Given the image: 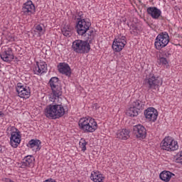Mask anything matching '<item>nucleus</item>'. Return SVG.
Returning <instances> with one entry per match:
<instances>
[{
  "mask_svg": "<svg viewBox=\"0 0 182 182\" xmlns=\"http://www.w3.org/2000/svg\"><path fill=\"white\" fill-rule=\"evenodd\" d=\"M161 147L162 150H166L167 151H174L178 149V144L174 141L171 137L167 136L161 143Z\"/></svg>",
  "mask_w": 182,
  "mask_h": 182,
  "instance_id": "0eeeda50",
  "label": "nucleus"
},
{
  "mask_svg": "<svg viewBox=\"0 0 182 182\" xmlns=\"http://www.w3.org/2000/svg\"><path fill=\"white\" fill-rule=\"evenodd\" d=\"M44 114L48 119H56V114L55 112L54 105H48L44 110Z\"/></svg>",
  "mask_w": 182,
  "mask_h": 182,
  "instance_id": "f3484780",
  "label": "nucleus"
},
{
  "mask_svg": "<svg viewBox=\"0 0 182 182\" xmlns=\"http://www.w3.org/2000/svg\"><path fill=\"white\" fill-rule=\"evenodd\" d=\"M145 83L149 89H157L163 83V81L159 77L151 75L146 78Z\"/></svg>",
  "mask_w": 182,
  "mask_h": 182,
  "instance_id": "9d476101",
  "label": "nucleus"
},
{
  "mask_svg": "<svg viewBox=\"0 0 182 182\" xmlns=\"http://www.w3.org/2000/svg\"><path fill=\"white\" fill-rule=\"evenodd\" d=\"M54 103V109L55 113V119H59V117H62L65 114V108L63 105H62V97H60V100H58L57 102L55 101H51Z\"/></svg>",
  "mask_w": 182,
  "mask_h": 182,
  "instance_id": "f8f14e48",
  "label": "nucleus"
},
{
  "mask_svg": "<svg viewBox=\"0 0 182 182\" xmlns=\"http://www.w3.org/2000/svg\"><path fill=\"white\" fill-rule=\"evenodd\" d=\"M79 144L82 151H86V144H87V142L84 139H80Z\"/></svg>",
  "mask_w": 182,
  "mask_h": 182,
  "instance_id": "bb28decb",
  "label": "nucleus"
},
{
  "mask_svg": "<svg viewBox=\"0 0 182 182\" xmlns=\"http://www.w3.org/2000/svg\"><path fill=\"white\" fill-rule=\"evenodd\" d=\"M79 126L80 129L85 133H93L97 130V122L91 117L81 118L79 121Z\"/></svg>",
  "mask_w": 182,
  "mask_h": 182,
  "instance_id": "7ed1b4c3",
  "label": "nucleus"
},
{
  "mask_svg": "<svg viewBox=\"0 0 182 182\" xmlns=\"http://www.w3.org/2000/svg\"><path fill=\"white\" fill-rule=\"evenodd\" d=\"M22 10L24 14H28V15H31V14L35 13V5H33L31 1H27L26 4H24Z\"/></svg>",
  "mask_w": 182,
  "mask_h": 182,
  "instance_id": "6ab92c4d",
  "label": "nucleus"
},
{
  "mask_svg": "<svg viewBox=\"0 0 182 182\" xmlns=\"http://www.w3.org/2000/svg\"><path fill=\"white\" fill-rule=\"evenodd\" d=\"M157 63H159V65H168V61L167 60V58L164 57H160L158 59Z\"/></svg>",
  "mask_w": 182,
  "mask_h": 182,
  "instance_id": "cd10ccee",
  "label": "nucleus"
},
{
  "mask_svg": "<svg viewBox=\"0 0 182 182\" xmlns=\"http://www.w3.org/2000/svg\"><path fill=\"white\" fill-rule=\"evenodd\" d=\"M58 68L60 73H63V75H65L66 76H70L72 72H70L69 65L65 63H60Z\"/></svg>",
  "mask_w": 182,
  "mask_h": 182,
  "instance_id": "a211bd4d",
  "label": "nucleus"
},
{
  "mask_svg": "<svg viewBox=\"0 0 182 182\" xmlns=\"http://www.w3.org/2000/svg\"><path fill=\"white\" fill-rule=\"evenodd\" d=\"M31 166H33V157L27 156L23 159L21 167L24 168V167H31Z\"/></svg>",
  "mask_w": 182,
  "mask_h": 182,
  "instance_id": "b1692460",
  "label": "nucleus"
},
{
  "mask_svg": "<svg viewBox=\"0 0 182 182\" xmlns=\"http://www.w3.org/2000/svg\"><path fill=\"white\" fill-rule=\"evenodd\" d=\"M49 85L53 92L50 97V101L59 102V100H60V97L62 96V87L59 83V78L53 77L49 81Z\"/></svg>",
  "mask_w": 182,
  "mask_h": 182,
  "instance_id": "f03ea898",
  "label": "nucleus"
},
{
  "mask_svg": "<svg viewBox=\"0 0 182 182\" xmlns=\"http://www.w3.org/2000/svg\"><path fill=\"white\" fill-rule=\"evenodd\" d=\"M130 132L127 129H120L118 130L117 132V139H119L120 140H127L130 137Z\"/></svg>",
  "mask_w": 182,
  "mask_h": 182,
  "instance_id": "412c9836",
  "label": "nucleus"
},
{
  "mask_svg": "<svg viewBox=\"0 0 182 182\" xmlns=\"http://www.w3.org/2000/svg\"><path fill=\"white\" fill-rule=\"evenodd\" d=\"M28 146L30 149H32L33 151H39V150H41V141L31 139Z\"/></svg>",
  "mask_w": 182,
  "mask_h": 182,
  "instance_id": "4be33fe9",
  "label": "nucleus"
},
{
  "mask_svg": "<svg viewBox=\"0 0 182 182\" xmlns=\"http://www.w3.org/2000/svg\"><path fill=\"white\" fill-rule=\"evenodd\" d=\"M36 31L38 32L40 36L45 33V30H43V28L41 25H38L37 26H36Z\"/></svg>",
  "mask_w": 182,
  "mask_h": 182,
  "instance_id": "c85d7f7f",
  "label": "nucleus"
},
{
  "mask_svg": "<svg viewBox=\"0 0 182 182\" xmlns=\"http://www.w3.org/2000/svg\"><path fill=\"white\" fill-rule=\"evenodd\" d=\"M36 65L33 69L36 75H42V73H45L48 70V65L45 62H37Z\"/></svg>",
  "mask_w": 182,
  "mask_h": 182,
  "instance_id": "2eb2a0df",
  "label": "nucleus"
},
{
  "mask_svg": "<svg viewBox=\"0 0 182 182\" xmlns=\"http://www.w3.org/2000/svg\"><path fill=\"white\" fill-rule=\"evenodd\" d=\"M14 58L12 49L9 48L1 54V58L4 62H12Z\"/></svg>",
  "mask_w": 182,
  "mask_h": 182,
  "instance_id": "dca6fc26",
  "label": "nucleus"
},
{
  "mask_svg": "<svg viewBox=\"0 0 182 182\" xmlns=\"http://www.w3.org/2000/svg\"><path fill=\"white\" fill-rule=\"evenodd\" d=\"M74 19H77V32L78 35H80L81 36H83L85 33L89 31V28H90V26L92 23L89 21H86L85 18H82V17L80 16H75Z\"/></svg>",
  "mask_w": 182,
  "mask_h": 182,
  "instance_id": "39448f33",
  "label": "nucleus"
},
{
  "mask_svg": "<svg viewBox=\"0 0 182 182\" xmlns=\"http://www.w3.org/2000/svg\"><path fill=\"white\" fill-rule=\"evenodd\" d=\"M91 180H93L95 182H102L105 180V176L102 174L99 173V172H92L91 173Z\"/></svg>",
  "mask_w": 182,
  "mask_h": 182,
  "instance_id": "393cba45",
  "label": "nucleus"
},
{
  "mask_svg": "<svg viewBox=\"0 0 182 182\" xmlns=\"http://www.w3.org/2000/svg\"><path fill=\"white\" fill-rule=\"evenodd\" d=\"M176 161L177 163H180L181 164H182V151L180 153V154H178V156L176 159Z\"/></svg>",
  "mask_w": 182,
  "mask_h": 182,
  "instance_id": "c756f323",
  "label": "nucleus"
},
{
  "mask_svg": "<svg viewBox=\"0 0 182 182\" xmlns=\"http://www.w3.org/2000/svg\"><path fill=\"white\" fill-rule=\"evenodd\" d=\"M174 176V173L168 171H164L159 174V177L162 181L168 182L171 179V177Z\"/></svg>",
  "mask_w": 182,
  "mask_h": 182,
  "instance_id": "5701e85b",
  "label": "nucleus"
},
{
  "mask_svg": "<svg viewBox=\"0 0 182 182\" xmlns=\"http://www.w3.org/2000/svg\"><path fill=\"white\" fill-rule=\"evenodd\" d=\"M21 132H19L15 127H11L10 138V144L11 147L16 149V147L21 144Z\"/></svg>",
  "mask_w": 182,
  "mask_h": 182,
  "instance_id": "6e6552de",
  "label": "nucleus"
},
{
  "mask_svg": "<svg viewBox=\"0 0 182 182\" xmlns=\"http://www.w3.org/2000/svg\"><path fill=\"white\" fill-rule=\"evenodd\" d=\"M168 42H170V36H168V33L166 32L161 33L156 36L154 46L156 49L160 50L163 49V48H166V46L168 45Z\"/></svg>",
  "mask_w": 182,
  "mask_h": 182,
  "instance_id": "423d86ee",
  "label": "nucleus"
},
{
  "mask_svg": "<svg viewBox=\"0 0 182 182\" xmlns=\"http://www.w3.org/2000/svg\"><path fill=\"white\" fill-rule=\"evenodd\" d=\"M87 35V41L75 40L73 42L72 49L75 53H87L90 50V44L87 42H92L95 39V31L90 30Z\"/></svg>",
  "mask_w": 182,
  "mask_h": 182,
  "instance_id": "f257e3e1",
  "label": "nucleus"
},
{
  "mask_svg": "<svg viewBox=\"0 0 182 182\" xmlns=\"http://www.w3.org/2000/svg\"><path fill=\"white\" fill-rule=\"evenodd\" d=\"M147 12L149 15H151V16L154 19H159V18H160V16L161 15V11H160V9H157L156 7L148 8Z\"/></svg>",
  "mask_w": 182,
  "mask_h": 182,
  "instance_id": "aec40b11",
  "label": "nucleus"
},
{
  "mask_svg": "<svg viewBox=\"0 0 182 182\" xmlns=\"http://www.w3.org/2000/svg\"><path fill=\"white\" fill-rule=\"evenodd\" d=\"M133 133L134 135H136V137H137V139H146V134H147V131L143 125H135L133 128Z\"/></svg>",
  "mask_w": 182,
  "mask_h": 182,
  "instance_id": "ddd939ff",
  "label": "nucleus"
},
{
  "mask_svg": "<svg viewBox=\"0 0 182 182\" xmlns=\"http://www.w3.org/2000/svg\"><path fill=\"white\" fill-rule=\"evenodd\" d=\"M146 103L140 100L133 102L127 111L128 116L134 117L139 116V113L144 109Z\"/></svg>",
  "mask_w": 182,
  "mask_h": 182,
  "instance_id": "20e7f679",
  "label": "nucleus"
},
{
  "mask_svg": "<svg viewBox=\"0 0 182 182\" xmlns=\"http://www.w3.org/2000/svg\"><path fill=\"white\" fill-rule=\"evenodd\" d=\"M44 182H56V181L50 178V179L46 180Z\"/></svg>",
  "mask_w": 182,
  "mask_h": 182,
  "instance_id": "7c9ffc66",
  "label": "nucleus"
},
{
  "mask_svg": "<svg viewBox=\"0 0 182 182\" xmlns=\"http://www.w3.org/2000/svg\"><path fill=\"white\" fill-rule=\"evenodd\" d=\"M144 115L150 122H155L157 120L159 112L154 107H149L144 112Z\"/></svg>",
  "mask_w": 182,
  "mask_h": 182,
  "instance_id": "4468645a",
  "label": "nucleus"
},
{
  "mask_svg": "<svg viewBox=\"0 0 182 182\" xmlns=\"http://www.w3.org/2000/svg\"><path fill=\"white\" fill-rule=\"evenodd\" d=\"M127 43L126 36L119 35L117 38L114 39L112 48L114 52H122Z\"/></svg>",
  "mask_w": 182,
  "mask_h": 182,
  "instance_id": "1a4fd4ad",
  "label": "nucleus"
},
{
  "mask_svg": "<svg viewBox=\"0 0 182 182\" xmlns=\"http://www.w3.org/2000/svg\"><path fill=\"white\" fill-rule=\"evenodd\" d=\"M71 31H72V28H66V27H64L62 29V32L64 36H70V35L72 34Z\"/></svg>",
  "mask_w": 182,
  "mask_h": 182,
  "instance_id": "a878e982",
  "label": "nucleus"
},
{
  "mask_svg": "<svg viewBox=\"0 0 182 182\" xmlns=\"http://www.w3.org/2000/svg\"><path fill=\"white\" fill-rule=\"evenodd\" d=\"M16 92L19 97L23 99H29L31 96V90H29V87L21 85V84L17 85Z\"/></svg>",
  "mask_w": 182,
  "mask_h": 182,
  "instance_id": "9b49d317",
  "label": "nucleus"
}]
</instances>
